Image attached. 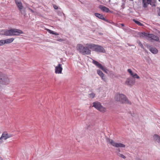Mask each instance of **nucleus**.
Masks as SVG:
<instances>
[{
    "instance_id": "1",
    "label": "nucleus",
    "mask_w": 160,
    "mask_h": 160,
    "mask_svg": "<svg viewBox=\"0 0 160 160\" xmlns=\"http://www.w3.org/2000/svg\"><path fill=\"white\" fill-rule=\"evenodd\" d=\"M92 43L86 44L85 46L82 44L77 45V50L83 55H89L91 53V50H92Z\"/></svg>"
},
{
    "instance_id": "2",
    "label": "nucleus",
    "mask_w": 160,
    "mask_h": 160,
    "mask_svg": "<svg viewBox=\"0 0 160 160\" xmlns=\"http://www.w3.org/2000/svg\"><path fill=\"white\" fill-rule=\"evenodd\" d=\"M115 99L117 101H119L122 103L131 105V103L129 101L125 95L120 93H117L115 96Z\"/></svg>"
},
{
    "instance_id": "3",
    "label": "nucleus",
    "mask_w": 160,
    "mask_h": 160,
    "mask_svg": "<svg viewBox=\"0 0 160 160\" xmlns=\"http://www.w3.org/2000/svg\"><path fill=\"white\" fill-rule=\"evenodd\" d=\"M3 32V34L6 36H18L21 34L23 33L21 30L17 29L5 30Z\"/></svg>"
},
{
    "instance_id": "4",
    "label": "nucleus",
    "mask_w": 160,
    "mask_h": 160,
    "mask_svg": "<svg viewBox=\"0 0 160 160\" xmlns=\"http://www.w3.org/2000/svg\"><path fill=\"white\" fill-rule=\"evenodd\" d=\"M9 79L6 74L0 72V83L6 85L9 83Z\"/></svg>"
},
{
    "instance_id": "5",
    "label": "nucleus",
    "mask_w": 160,
    "mask_h": 160,
    "mask_svg": "<svg viewBox=\"0 0 160 160\" xmlns=\"http://www.w3.org/2000/svg\"><path fill=\"white\" fill-rule=\"evenodd\" d=\"M92 107L102 112H104L106 111V108L102 106L100 103L98 102H94Z\"/></svg>"
},
{
    "instance_id": "6",
    "label": "nucleus",
    "mask_w": 160,
    "mask_h": 160,
    "mask_svg": "<svg viewBox=\"0 0 160 160\" xmlns=\"http://www.w3.org/2000/svg\"><path fill=\"white\" fill-rule=\"evenodd\" d=\"M106 141L112 146L116 148H124L125 147V145L121 143H117L108 138H106Z\"/></svg>"
},
{
    "instance_id": "7",
    "label": "nucleus",
    "mask_w": 160,
    "mask_h": 160,
    "mask_svg": "<svg viewBox=\"0 0 160 160\" xmlns=\"http://www.w3.org/2000/svg\"><path fill=\"white\" fill-rule=\"evenodd\" d=\"M92 50L98 52L105 53V50L101 46L92 43Z\"/></svg>"
},
{
    "instance_id": "8",
    "label": "nucleus",
    "mask_w": 160,
    "mask_h": 160,
    "mask_svg": "<svg viewBox=\"0 0 160 160\" xmlns=\"http://www.w3.org/2000/svg\"><path fill=\"white\" fill-rule=\"evenodd\" d=\"M135 80L132 78H129L126 79L125 83L126 85L129 86H132L135 83Z\"/></svg>"
},
{
    "instance_id": "9",
    "label": "nucleus",
    "mask_w": 160,
    "mask_h": 160,
    "mask_svg": "<svg viewBox=\"0 0 160 160\" xmlns=\"http://www.w3.org/2000/svg\"><path fill=\"white\" fill-rule=\"evenodd\" d=\"M15 3L16 4V5H17V7H18L21 13L22 14H24L25 13V12L24 11H22V9H23V6H22V3L20 1H18V0H15Z\"/></svg>"
},
{
    "instance_id": "10",
    "label": "nucleus",
    "mask_w": 160,
    "mask_h": 160,
    "mask_svg": "<svg viewBox=\"0 0 160 160\" xmlns=\"http://www.w3.org/2000/svg\"><path fill=\"white\" fill-rule=\"evenodd\" d=\"M13 135L12 134H9L7 132H3L1 136V138H2L4 140H6L7 139L12 137Z\"/></svg>"
},
{
    "instance_id": "11",
    "label": "nucleus",
    "mask_w": 160,
    "mask_h": 160,
    "mask_svg": "<svg viewBox=\"0 0 160 160\" xmlns=\"http://www.w3.org/2000/svg\"><path fill=\"white\" fill-rule=\"evenodd\" d=\"M62 65L59 64L55 68V72L56 73L60 74L62 73Z\"/></svg>"
},
{
    "instance_id": "12",
    "label": "nucleus",
    "mask_w": 160,
    "mask_h": 160,
    "mask_svg": "<svg viewBox=\"0 0 160 160\" xmlns=\"http://www.w3.org/2000/svg\"><path fill=\"white\" fill-rule=\"evenodd\" d=\"M152 0H142V6L144 8H146L148 4L151 5Z\"/></svg>"
},
{
    "instance_id": "13",
    "label": "nucleus",
    "mask_w": 160,
    "mask_h": 160,
    "mask_svg": "<svg viewBox=\"0 0 160 160\" xmlns=\"http://www.w3.org/2000/svg\"><path fill=\"white\" fill-rule=\"evenodd\" d=\"M154 141L160 145V136L158 135L154 134L153 136Z\"/></svg>"
},
{
    "instance_id": "14",
    "label": "nucleus",
    "mask_w": 160,
    "mask_h": 160,
    "mask_svg": "<svg viewBox=\"0 0 160 160\" xmlns=\"http://www.w3.org/2000/svg\"><path fill=\"white\" fill-rule=\"evenodd\" d=\"M95 16L99 19L102 20L106 22H108V21L105 18H104L103 15L100 14L98 13H95L94 14Z\"/></svg>"
},
{
    "instance_id": "15",
    "label": "nucleus",
    "mask_w": 160,
    "mask_h": 160,
    "mask_svg": "<svg viewBox=\"0 0 160 160\" xmlns=\"http://www.w3.org/2000/svg\"><path fill=\"white\" fill-rule=\"evenodd\" d=\"M99 8L102 11L104 12H108L110 11L108 8L102 5H100Z\"/></svg>"
},
{
    "instance_id": "16",
    "label": "nucleus",
    "mask_w": 160,
    "mask_h": 160,
    "mask_svg": "<svg viewBox=\"0 0 160 160\" xmlns=\"http://www.w3.org/2000/svg\"><path fill=\"white\" fill-rule=\"evenodd\" d=\"M148 48L149 51L153 54H156L158 52V50L155 48L152 47L151 46H149Z\"/></svg>"
},
{
    "instance_id": "17",
    "label": "nucleus",
    "mask_w": 160,
    "mask_h": 160,
    "mask_svg": "<svg viewBox=\"0 0 160 160\" xmlns=\"http://www.w3.org/2000/svg\"><path fill=\"white\" fill-rule=\"evenodd\" d=\"M95 96V94L93 92V89H91L88 92V97L91 99H92Z\"/></svg>"
},
{
    "instance_id": "18",
    "label": "nucleus",
    "mask_w": 160,
    "mask_h": 160,
    "mask_svg": "<svg viewBox=\"0 0 160 160\" xmlns=\"http://www.w3.org/2000/svg\"><path fill=\"white\" fill-rule=\"evenodd\" d=\"M97 72L98 75H99L102 78L103 80L104 81H105L106 78L104 76V74H103V72L99 70H97Z\"/></svg>"
},
{
    "instance_id": "19",
    "label": "nucleus",
    "mask_w": 160,
    "mask_h": 160,
    "mask_svg": "<svg viewBox=\"0 0 160 160\" xmlns=\"http://www.w3.org/2000/svg\"><path fill=\"white\" fill-rule=\"evenodd\" d=\"M149 38H151L152 39L156 41H158L159 40V38L158 37L152 34H150Z\"/></svg>"
},
{
    "instance_id": "20",
    "label": "nucleus",
    "mask_w": 160,
    "mask_h": 160,
    "mask_svg": "<svg viewBox=\"0 0 160 160\" xmlns=\"http://www.w3.org/2000/svg\"><path fill=\"white\" fill-rule=\"evenodd\" d=\"M92 62L97 67L99 68L100 69L102 66V65L99 62L93 59L92 60Z\"/></svg>"
},
{
    "instance_id": "21",
    "label": "nucleus",
    "mask_w": 160,
    "mask_h": 160,
    "mask_svg": "<svg viewBox=\"0 0 160 160\" xmlns=\"http://www.w3.org/2000/svg\"><path fill=\"white\" fill-rule=\"evenodd\" d=\"M14 40V38H11L8 39H5L4 40V44H9L12 42Z\"/></svg>"
},
{
    "instance_id": "22",
    "label": "nucleus",
    "mask_w": 160,
    "mask_h": 160,
    "mask_svg": "<svg viewBox=\"0 0 160 160\" xmlns=\"http://www.w3.org/2000/svg\"><path fill=\"white\" fill-rule=\"evenodd\" d=\"M150 34L147 33L145 32H141L139 35L141 37H143L145 36L149 38L150 35Z\"/></svg>"
},
{
    "instance_id": "23",
    "label": "nucleus",
    "mask_w": 160,
    "mask_h": 160,
    "mask_svg": "<svg viewBox=\"0 0 160 160\" xmlns=\"http://www.w3.org/2000/svg\"><path fill=\"white\" fill-rule=\"evenodd\" d=\"M46 30L50 34L55 35H59V34L58 33L55 32L48 29H47Z\"/></svg>"
},
{
    "instance_id": "24",
    "label": "nucleus",
    "mask_w": 160,
    "mask_h": 160,
    "mask_svg": "<svg viewBox=\"0 0 160 160\" xmlns=\"http://www.w3.org/2000/svg\"><path fill=\"white\" fill-rule=\"evenodd\" d=\"M133 21L137 25H138L139 26H143V24L141 23L139 21L137 20L136 19H134L133 20Z\"/></svg>"
},
{
    "instance_id": "25",
    "label": "nucleus",
    "mask_w": 160,
    "mask_h": 160,
    "mask_svg": "<svg viewBox=\"0 0 160 160\" xmlns=\"http://www.w3.org/2000/svg\"><path fill=\"white\" fill-rule=\"evenodd\" d=\"M117 155L118 156L120 157L121 158H123V159H125L126 158V157L124 155L119 153V152L117 153Z\"/></svg>"
},
{
    "instance_id": "26",
    "label": "nucleus",
    "mask_w": 160,
    "mask_h": 160,
    "mask_svg": "<svg viewBox=\"0 0 160 160\" xmlns=\"http://www.w3.org/2000/svg\"><path fill=\"white\" fill-rule=\"evenodd\" d=\"M137 42L141 48H144V46H143L142 44L140 42V41H139V40L137 41Z\"/></svg>"
},
{
    "instance_id": "27",
    "label": "nucleus",
    "mask_w": 160,
    "mask_h": 160,
    "mask_svg": "<svg viewBox=\"0 0 160 160\" xmlns=\"http://www.w3.org/2000/svg\"><path fill=\"white\" fill-rule=\"evenodd\" d=\"M100 69L106 73H107V71H108V69L105 67L102 66Z\"/></svg>"
},
{
    "instance_id": "28",
    "label": "nucleus",
    "mask_w": 160,
    "mask_h": 160,
    "mask_svg": "<svg viewBox=\"0 0 160 160\" xmlns=\"http://www.w3.org/2000/svg\"><path fill=\"white\" fill-rule=\"evenodd\" d=\"M134 78H137V79H139L140 77L139 76H138L137 73H135V75H134V77H133Z\"/></svg>"
},
{
    "instance_id": "29",
    "label": "nucleus",
    "mask_w": 160,
    "mask_h": 160,
    "mask_svg": "<svg viewBox=\"0 0 160 160\" xmlns=\"http://www.w3.org/2000/svg\"><path fill=\"white\" fill-rule=\"evenodd\" d=\"M125 3L126 2H122L121 6V7H122V8L124 9L125 8Z\"/></svg>"
},
{
    "instance_id": "30",
    "label": "nucleus",
    "mask_w": 160,
    "mask_h": 160,
    "mask_svg": "<svg viewBox=\"0 0 160 160\" xmlns=\"http://www.w3.org/2000/svg\"><path fill=\"white\" fill-rule=\"evenodd\" d=\"M128 71L130 75L132 74V73L133 72L131 69H128Z\"/></svg>"
},
{
    "instance_id": "31",
    "label": "nucleus",
    "mask_w": 160,
    "mask_h": 160,
    "mask_svg": "<svg viewBox=\"0 0 160 160\" xmlns=\"http://www.w3.org/2000/svg\"><path fill=\"white\" fill-rule=\"evenodd\" d=\"M4 44V40H0V46Z\"/></svg>"
},
{
    "instance_id": "32",
    "label": "nucleus",
    "mask_w": 160,
    "mask_h": 160,
    "mask_svg": "<svg viewBox=\"0 0 160 160\" xmlns=\"http://www.w3.org/2000/svg\"><path fill=\"white\" fill-rule=\"evenodd\" d=\"M3 139L1 138V137L0 138V144H1L3 142Z\"/></svg>"
},
{
    "instance_id": "33",
    "label": "nucleus",
    "mask_w": 160,
    "mask_h": 160,
    "mask_svg": "<svg viewBox=\"0 0 160 160\" xmlns=\"http://www.w3.org/2000/svg\"><path fill=\"white\" fill-rule=\"evenodd\" d=\"M53 8L55 9H57L58 8V7L56 5H53Z\"/></svg>"
},
{
    "instance_id": "34",
    "label": "nucleus",
    "mask_w": 160,
    "mask_h": 160,
    "mask_svg": "<svg viewBox=\"0 0 160 160\" xmlns=\"http://www.w3.org/2000/svg\"><path fill=\"white\" fill-rule=\"evenodd\" d=\"M157 12L158 15L160 16V8H159V9L158 10Z\"/></svg>"
},
{
    "instance_id": "35",
    "label": "nucleus",
    "mask_w": 160,
    "mask_h": 160,
    "mask_svg": "<svg viewBox=\"0 0 160 160\" xmlns=\"http://www.w3.org/2000/svg\"><path fill=\"white\" fill-rule=\"evenodd\" d=\"M28 9L31 11V12H33V13L34 12V11L33 10H32V9H31L30 8H29Z\"/></svg>"
},
{
    "instance_id": "36",
    "label": "nucleus",
    "mask_w": 160,
    "mask_h": 160,
    "mask_svg": "<svg viewBox=\"0 0 160 160\" xmlns=\"http://www.w3.org/2000/svg\"><path fill=\"white\" fill-rule=\"evenodd\" d=\"M58 41L60 42H62L63 41V40L62 39H60L58 40Z\"/></svg>"
},
{
    "instance_id": "37",
    "label": "nucleus",
    "mask_w": 160,
    "mask_h": 160,
    "mask_svg": "<svg viewBox=\"0 0 160 160\" xmlns=\"http://www.w3.org/2000/svg\"><path fill=\"white\" fill-rule=\"evenodd\" d=\"M135 73H133V72H132V74H131L130 75H131L132 77L133 78V77H134V75H135Z\"/></svg>"
},
{
    "instance_id": "38",
    "label": "nucleus",
    "mask_w": 160,
    "mask_h": 160,
    "mask_svg": "<svg viewBox=\"0 0 160 160\" xmlns=\"http://www.w3.org/2000/svg\"><path fill=\"white\" fill-rule=\"evenodd\" d=\"M122 2H126V0H122Z\"/></svg>"
},
{
    "instance_id": "39",
    "label": "nucleus",
    "mask_w": 160,
    "mask_h": 160,
    "mask_svg": "<svg viewBox=\"0 0 160 160\" xmlns=\"http://www.w3.org/2000/svg\"><path fill=\"white\" fill-rule=\"evenodd\" d=\"M121 26H122V27H123V26H124V24H123V23H122V24H121Z\"/></svg>"
},
{
    "instance_id": "40",
    "label": "nucleus",
    "mask_w": 160,
    "mask_h": 160,
    "mask_svg": "<svg viewBox=\"0 0 160 160\" xmlns=\"http://www.w3.org/2000/svg\"><path fill=\"white\" fill-rule=\"evenodd\" d=\"M0 160H3L2 158L1 157H0Z\"/></svg>"
},
{
    "instance_id": "41",
    "label": "nucleus",
    "mask_w": 160,
    "mask_h": 160,
    "mask_svg": "<svg viewBox=\"0 0 160 160\" xmlns=\"http://www.w3.org/2000/svg\"><path fill=\"white\" fill-rule=\"evenodd\" d=\"M137 160H141V159H137Z\"/></svg>"
},
{
    "instance_id": "42",
    "label": "nucleus",
    "mask_w": 160,
    "mask_h": 160,
    "mask_svg": "<svg viewBox=\"0 0 160 160\" xmlns=\"http://www.w3.org/2000/svg\"><path fill=\"white\" fill-rule=\"evenodd\" d=\"M88 126L87 128V129H88Z\"/></svg>"
},
{
    "instance_id": "43",
    "label": "nucleus",
    "mask_w": 160,
    "mask_h": 160,
    "mask_svg": "<svg viewBox=\"0 0 160 160\" xmlns=\"http://www.w3.org/2000/svg\"><path fill=\"white\" fill-rule=\"evenodd\" d=\"M159 2H160V0H158Z\"/></svg>"
},
{
    "instance_id": "44",
    "label": "nucleus",
    "mask_w": 160,
    "mask_h": 160,
    "mask_svg": "<svg viewBox=\"0 0 160 160\" xmlns=\"http://www.w3.org/2000/svg\"><path fill=\"white\" fill-rule=\"evenodd\" d=\"M63 13V14L64 15V13Z\"/></svg>"
}]
</instances>
